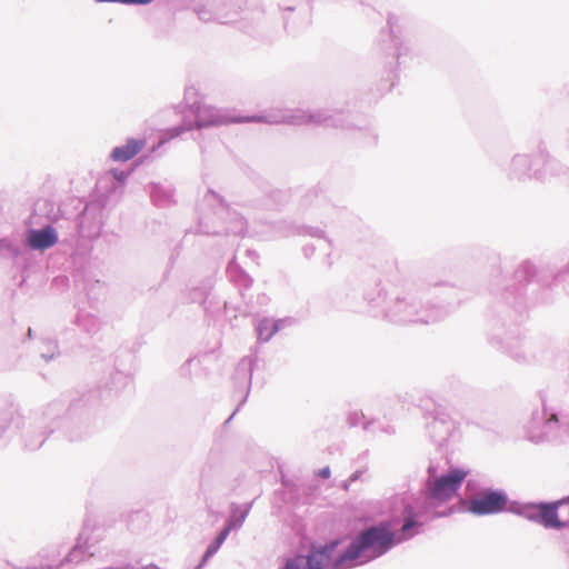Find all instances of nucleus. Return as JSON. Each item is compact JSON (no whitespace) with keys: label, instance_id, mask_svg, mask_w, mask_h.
Returning <instances> with one entry per match:
<instances>
[{"label":"nucleus","instance_id":"f257e3e1","mask_svg":"<svg viewBox=\"0 0 569 569\" xmlns=\"http://www.w3.org/2000/svg\"><path fill=\"white\" fill-rule=\"evenodd\" d=\"M391 542V532L387 527H372L363 531L335 562V569H348L365 563L385 553Z\"/></svg>","mask_w":569,"mask_h":569},{"label":"nucleus","instance_id":"f03ea898","mask_svg":"<svg viewBox=\"0 0 569 569\" xmlns=\"http://www.w3.org/2000/svg\"><path fill=\"white\" fill-rule=\"evenodd\" d=\"M467 472L461 469H453L448 475L441 476L427 483V499L431 506L438 507L451 500L461 487Z\"/></svg>","mask_w":569,"mask_h":569},{"label":"nucleus","instance_id":"7ed1b4c3","mask_svg":"<svg viewBox=\"0 0 569 569\" xmlns=\"http://www.w3.org/2000/svg\"><path fill=\"white\" fill-rule=\"evenodd\" d=\"M336 546L337 542H333L331 546L313 550L307 556L299 555L290 558L282 569H323L329 560L330 551Z\"/></svg>","mask_w":569,"mask_h":569},{"label":"nucleus","instance_id":"20e7f679","mask_svg":"<svg viewBox=\"0 0 569 569\" xmlns=\"http://www.w3.org/2000/svg\"><path fill=\"white\" fill-rule=\"evenodd\" d=\"M507 506V498L500 492H487L470 501L469 510L476 515L497 513Z\"/></svg>","mask_w":569,"mask_h":569},{"label":"nucleus","instance_id":"39448f33","mask_svg":"<svg viewBox=\"0 0 569 569\" xmlns=\"http://www.w3.org/2000/svg\"><path fill=\"white\" fill-rule=\"evenodd\" d=\"M207 109L198 110V119L196 122L197 128H204L211 126H227L231 123H244V122H263L266 121L263 117L259 116H248V117H232L228 114L214 113L209 118L204 117V112Z\"/></svg>","mask_w":569,"mask_h":569},{"label":"nucleus","instance_id":"423d86ee","mask_svg":"<svg viewBox=\"0 0 569 569\" xmlns=\"http://www.w3.org/2000/svg\"><path fill=\"white\" fill-rule=\"evenodd\" d=\"M27 240L30 248L44 250L54 246L58 241V237L56 230L48 226L40 230H30Z\"/></svg>","mask_w":569,"mask_h":569},{"label":"nucleus","instance_id":"0eeeda50","mask_svg":"<svg viewBox=\"0 0 569 569\" xmlns=\"http://www.w3.org/2000/svg\"><path fill=\"white\" fill-rule=\"evenodd\" d=\"M539 522L546 528L560 529L558 501L549 503H539L535 506Z\"/></svg>","mask_w":569,"mask_h":569},{"label":"nucleus","instance_id":"6e6552de","mask_svg":"<svg viewBox=\"0 0 569 569\" xmlns=\"http://www.w3.org/2000/svg\"><path fill=\"white\" fill-rule=\"evenodd\" d=\"M144 144L146 142L143 140L130 139L126 144L114 148L111 157L116 161H128L138 154Z\"/></svg>","mask_w":569,"mask_h":569},{"label":"nucleus","instance_id":"1a4fd4ad","mask_svg":"<svg viewBox=\"0 0 569 569\" xmlns=\"http://www.w3.org/2000/svg\"><path fill=\"white\" fill-rule=\"evenodd\" d=\"M416 516L411 508L405 510V522L398 533L393 532V545L401 542L415 536L420 525L416 521Z\"/></svg>","mask_w":569,"mask_h":569},{"label":"nucleus","instance_id":"9d476101","mask_svg":"<svg viewBox=\"0 0 569 569\" xmlns=\"http://www.w3.org/2000/svg\"><path fill=\"white\" fill-rule=\"evenodd\" d=\"M558 508L561 527H569V498L559 500Z\"/></svg>","mask_w":569,"mask_h":569},{"label":"nucleus","instance_id":"9b49d317","mask_svg":"<svg viewBox=\"0 0 569 569\" xmlns=\"http://www.w3.org/2000/svg\"><path fill=\"white\" fill-rule=\"evenodd\" d=\"M232 529V525L229 523L227 525L223 530L217 536V538L214 539V541L217 542V545L221 546L224 540L227 539V537L229 536L230 531Z\"/></svg>","mask_w":569,"mask_h":569},{"label":"nucleus","instance_id":"f8f14e48","mask_svg":"<svg viewBox=\"0 0 569 569\" xmlns=\"http://www.w3.org/2000/svg\"><path fill=\"white\" fill-rule=\"evenodd\" d=\"M220 548L219 545H217L216 541H213L207 549L206 551V555H204V560L208 559L209 557H211L213 553L217 552V550Z\"/></svg>","mask_w":569,"mask_h":569},{"label":"nucleus","instance_id":"ddd939ff","mask_svg":"<svg viewBox=\"0 0 569 569\" xmlns=\"http://www.w3.org/2000/svg\"><path fill=\"white\" fill-rule=\"evenodd\" d=\"M319 475L322 477V478H328L330 476V470L328 467L323 468L320 470Z\"/></svg>","mask_w":569,"mask_h":569},{"label":"nucleus","instance_id":"4468645a","mask_svg":"<svg viewBox=\"0 0 569 569\" xmlns=\"http://www.w3.org/2000/svg\"><path fill=\"white\" fill-rule=\"evenodd\" d=\"M114 177H116L117 179H122V178H123V172L118 173V174H117V173H114Z\"/></svg>","mask_w":569,"mask_h":569},{"label":"nucleus","instance_id":"2eb2a0df","mask_svg":"<svg viewBox=\"0 0 569 569\" xmlns=\"http://www.w3.org/2000/svg\"><path fill=\"white\" fill-rule=\"evenodd\" d=\"M259 336H262L261 326L259 327Z\"/></svg>","mask_w":569,"mask_h":569}]
</instances>
